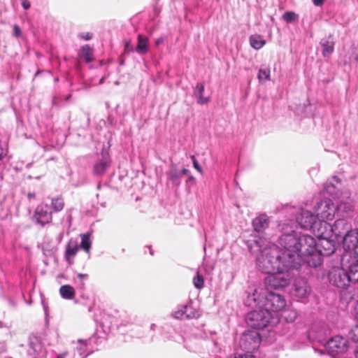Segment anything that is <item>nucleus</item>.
<instances>
[{
    "label": "nucleus",
    "mask_w": 358,
    "mask_h": 358,
    "mask_svg": "<svg viewBox=\"0 0 358 358\" xmlns=\"http://www.w3.org/2000/svg\"><path fill=\"white\" fill-rule=\"evenodd\" d=\"M161 42H162V41H161L160 39H158V40L156 41V44H157V45H159Z\"/></svg>",
    "instance_id": "nucleus-52"
},
{
    "label": "nucleus",
    "mask_w": 358,
    "mask_h": 358,
    "mask_svg": "<svg viewBox=\"0 0 358 358\" xmlns=\"http://www.w3.org/2000/svg\"><path fill=\"white\" fill-rule=\"evenodd\" d=\"M272 317L273 315L262 307L259 310L249 313L246 317V322L250 327L260 329L266 327Z\"/></svg>",
    "instance_id": "nucleus-5"
},
{
    "label": "nucleus",
    "mask_w": 358,
    "mask_h": 358,
    "mask_svg": "<svg viewBox=\"0 0 358 358\" xmlns=\"http://www.w3.org/2000/svg\"><path fill=\"white\" fill-rule=\"evenodd\" d=\"M355 254H356V255H357V259H352V262H356V263H357V264H358V247L357 248V250H355Z\"/></svg>",
    "instance_id": "nucleus-45"
},
{
    "label": "nucleus",
    "mask_w": 358,
    "mask_h": 358,
    "mask_svg": "<svg viewBox=\"0 0 358 358\" xmlns=\"http://www.w3.org/2000/svg\"><path fill=\"white\" fill-rule=\"evenodd\" d=\"M78 341L79 343H82L85 347L87 346V341H83L81 339H79Z\"/></svg>",
    "instance_id": "nucleus-46"
},
{
    "label": "nucleus",
    "mask_w": 358,
    "mask_h": 358,
    "mask_svg": "<svg viewBox=\"0 0 358 358\" xmlns=\"http://www.w3.org/2000/svg\"><path fill=\"white\" fill-rule=\"evenodd\" d=\"M294 294L300 298L306 297L310 292V287L304 278H298L294 282Z\"/></svg>",
    "instance_id": "nucleus-15"
},
{
    "label": "nucleus",
    "mask_w": 358,
    "mask_h": 358,
    "mask_svg": "<svg viewBox=\"0 0 358 358\" xmlns=\"http://www.w3.org/2000/svg\"><path fill=\"white\" fill-rule=\"evenodd\" d=\"M325 348L328 353L334 357L347 352L348 348V341L343 337L336 336L327 341Z\"/></svg>",
    "instance_id": "nucleus-9"
},
{
    "label": "nucleus",
    "mask_w": 358,
    "mask_h": 358,
    "mask_svg": "<svg viewBox=\"0 0 358 358\" xmlns=\"http://www.w3.org/2000/svg\"><path fill=\"white\" fill-rule=\"evenodd\" d=\"M79 250V246L76 241L71 239L66 247L65 250V259L69 265L73 264V257L77 254Z\"/></svg>",
    "instance_id": "nucleus-17"
},
{
    "label": "nucleus",
    "mask_w": 358,
    "mask_h": 358,
    "mask_svg": "<svg viewBox=\"0 0 358 358\" xmlns=\"http://www.w3.org/2000/svg\"><path fill=\"white\" fill-rule=\"evenodd\" d=\"M286 304V300L282 295L268 292L265 295L262 307L273 315V313H277L284 310Z\"/></svg>",
    "instance_id": "nucleus-7"
},
{
    "label": "nucleus",
    "mask_w": 358,
    "mask_h": 358,
    "mask_svg": "<svg viewBox=\"0 0 358 358\" xmlns=\"http://www.w3.org/2000/svg\"><path fill=\"white\" fill-rule=\"evenodd\" d=\"M79 60L90 63L94 59L93 49L89 45L82 46L78 53Z\"/></svg>",
    "instance_id": "nucleus-19"
},
{
    "label": "nucleus",
    "mask_w": 358,
    "mask_h": 358,
    "mask_svg": "<svg viewBox=\"0 0 358 358\" xmlns=\"http://www.w3.org/2000/svg\"><path fill=\"white\" fill-rule=\"evenodd\" d=\"M191 159L192 160V163H193V166H194V169L199 173H203L202 169L200 166V165L199 164L196 157L194 155H192Z\"/></svg>",
    "instance_id": "nucleus-34"
},
{
    "label": "nucleus",
    "mask_w": 358,
    "mask_h": 358,
    "mask_svg": "<svg viewBox=\"0 0 358 358\" xmlns=\"http://www.w3.org/2000/svg\"><path fill=\"white\" fill-rule=\"evenodd\" d=\"M311 230L318 238L328 240L331 238V225L325 220H316Z\"/></svg>",
    "instance_id": "nucleus-11"
},
{
    "label": "nucleus",
    "mask_w": 358,
    "mask_h": 358,
    "mask_svg": "<svg viewBox=\"0 0 358 358\" xmlns=\"http://www.w3.org/2000/svg\"><path fill=\"white\" fill-rule=\"evenodd\" d=\"M278 243L285 249L284 263L289 268H297L303 262L311 267H317L322 262L315 239L310 235L292 231L283 234L279 238Z\"/></svg>",
    "instance_id": "nucleus-1"
},
{
    "label": "nucleus",
    "mask_w": 358,
    "mask_h": 358,
    "mask_svg": "<svg viewBox=\"0 0 358 358\" xmlns=\"http://www.w3.org/2000/svg\"><path fill=\"white\" fill-rule=\"evenodd\" d=\"M184 308L185 310V311L181 310V311L176 312V313H175L176 314V317L181 319V320L189 317V315H187L186 313L187 310L188 308L187 306H185Z\"/></svg>",
    "instance_id": "nucleus-33"
},
{
    "label": "nucleus",
    "mask_w": 358,
    "mask_h": 358,
    "mask_svg": "<svg viewBox=\"0 0 358 358\" xmlns=\"http://www.w3.org/2000/svg\"><path fill=\"white\" fill-rule=\"evenodd\" d=\"M51 206L55 212L61 211L64 207V201L62 196L53 198L51 201Z\"/></svg>",
    "instance_id": "nucleus-25"
},
{
    "label": "nucleus",
    "mask_w": 358,
    "mask_h": 358,
    "mask_svg": "<svg viewBox=\"0 0 358 358\" xmlns=\"http://www.w3.org/2000/svg\"><path fill=\"white\" fill-rule=\"evenodd\" d=\"M347 257V255H344L343 257V259H342V262H343V266H345V264H344V261H345V259Z\"/></svg>",
    "instance_id": "nucleus-48"
},
{
    "label": "nucleus",
    "mask_w": 358,
    "mask_h": 358,
    "mask_svg": "<svg viewBox=\"0 0 358 358\" xmlns=\"http://www.w3.org/2000/svg\"><path fill=\"white\" fill-rule=\"evenodd\" d=\"M337 206L330 199H324L318 203L315 207L317 220H331L335 217Z\"/></svg>",
    "instance_id": "nucleus-8"
},
{
    "label": "nucleus",
    "mask_w": 358,
    "mask_h": 358,
    "mask_svg": "<svg viewBox=\"0 0 358 358\" xmlns=\"http://www.w3.org/2000/svg\"><path fill=\"white\" fill-rule=\"evenodd\" d=\"M344 210L346 212H350V211H352L353 209L351 206H349L345 207Z\"/></svg>",
    "instance_id": "nucleus-44"
},
{
    "label": "nucleus",
    "mask_w": 358,
    "mask_h": 358,
    "mask_svg": "<svg viewBox=\"0 0 358 358\" xmlns=\"http://www.w3.org/2000/svg\"><path fill=\"white\" fill-rule=\"evenodd\" d=\"M79 36L85 41H89L92 38V34L90 32L81 33L79 34Z\"/></svg>",
    "instance_id": "nucleus-37"
},
{
    "label": "nucleus",
    "mask_w": 358,
    "mask_h": 358,
    "mask_svg": "<svg viewBox=\"0 0 358 358\" xmlns=\"http://www.w3.org/2000/svg\"><path fill=\"white\" fill-rule=\"evenodd\" d=\"M187 172H188V170H187V169H182V170L181 173L185 175V174H187Z\"/></svg>",
    "instance_id": "nucleus-47"
},
{
    "label": "nucleus",
    "mask_w": 358,
    "mask_h": 358,
    "mask_svg": "<svg viewBox=\"0 0 358 358\" xmlns=\"http://www.w3.org/2000/svg\"><path fill=\"white\" fill-rule=\"evenodd\" d=\"M258 79L260 82L269 80L271 79L270 69L268 68L260 69L258 73Z\"/></svg>",
    "instance_id": "nucleus-30"
},
{
    "label": "nucleus",
    "mask_w": 358,
    "mask_h": 358,
    "mask_svg": "<svg viewBox=\"0 0 358 358\" xmlns=\"http://www.w3.org/2000/svg\"><path fill=\"white\" fill-rule=\"evenodd\" d=\"M343 245L345 250H357L358 247V229H350L343 236Z\"/></svg>",
    "instance_id": "nucleus-12"
},
{
    "label": "nucleus",
    "mask_w": 358,
    "mask_h": 358,
    "mask_svg": "<svg viewBox=\"0 0 358 358\" xmlns=\"http://www.w3.org/2000/svg\"><path fill=\"white\" fill-rule=\"evenodd\" d=\"M329 282L338 288L345 289L351 284H357L358 280V264L351 262L347 268L334 267L329 273Z\"/></svg>",
    "instance_id": "nucleus-3"
},
{
    "label": "nucleus",
    "mask_w": 358,
    "mask_h": 358,
    "mask_svg": "<svg viewBox=\"0 0 358 358\" xmlns=\"http://www.w3.org/2000/svg\"><path fill=\"white\" fill-rule=\"evenodd\" d=\"M124 51L127 52H133V46L131 41H129L125 42Z\"/></svg>",
    "instance_id": "nucleus-38"
},
{
    "label": "nucleus",
    "mask_w": 358,
    "mask_h": 358,
    "mask_svg": "<svg viewBox=\"0 0 358 358\" xmlns=\"http://www.w3.org/2000/svg\"><path fill=\"white\" fill-rule=\"evenodd\" d=\"M296 220L302 228L311 230L317 220V217L310 211L302 210L297 217Z\"/></svg>",
    "instance_id": "nucleus-13"
},
{
    "label": "nucleus",
    "mask_w": 358,
    "mask_h": 358,
    "mask_svg": "<svg viewBox=\"0 0 358 358\" xmlns=\"http://www.w3.org/2000/svg\"><path fill=\"white\" fill-rule=\"evenodd\" d=\"M196 90L198 92V100L197 103L199 104L203 105L206 104L209 102L210 98L209 97H204L203 96V92H204V85L202 83H197L196 85Z\"/></svg>",
    "instance_id": "nucleus-22"
},
{
    "label": "nucleus",
    "mask_w": 358,
    "mask_h": 358,
    "mask_svg": "<svg viewBox=\"0 0 358 358\" xmlns=\"http://www.w3.org/2000/svg\"><path fill=\"white\" fill-rule=\"evenodd\" d=\"M80 248H83L87 253H89L92 245V242L90 240V234H83L80 235Z\"/></svg>",
    "instance_id": "nucleus-24"
},
{
    "label": "nucleus",
    "mask_w": 358,
    "mask_h": 358,
    "mask_svg": "<svg viewBox=\"0 0 358 358\" xmlns=\"http://www.w3.org/2000/svg\"><path fill=\"white\" fill-rule=\"evenodd\" d=\"M355 355H356V358H358V347H357V350H355Z\"/></svg>",
    "instance_id": "nucleus-50"
},
{
    "label": "nucleus",
    "mask_w": 358,
    "mask_h": 358,
    "mask_svg": "<svg viewBox=\"0 0 358 358\" xmlns=\"http://www.w3.org/2000/svg\"><path fill=\"white\" fill-rule=\"evenodd\" d=\"M68 355V352H64L63 353L59 354L57 358H65Z\"/></svg>",
    "instance_id": "nucleus-43"
},
{
    "label": "nucleus",
    "mask_w": 358,
    "mask_h": 358,
    "mask_svg": "<svg viewBox=\"0 0 358 358\" xmlns=\"http://www.w3.org/2000/svg\"><path fill=\"white\" fill-rule=\"evenodd\" d=\"M193 283L196 288L199 289L203 288L204 285L203 277L197 273L196 275L193 278Z\"/></svg>",
    "instance_id": "nucleus-32"
},
{
    "label": "nucleus",
    "mask_w": 358,
    "mask_h": 358,
    "mask_svg": "<svg viewBox=\"0 0 358 358\" xmlns=\"http://www.w3.org/2000/svg\"><path fill=\"white\" fill-rule=\"evenodd\" d=\"M103 82H104V78L103 77V78L99 80V84H102Z\"/></svg>",
    "instance_id": "nucleus-51"
},
{
    "label": "nucleus",
    "mask_w": 358,
    "mask_h": 358,
    "mask_svg": "<svg viewBox=\"0 0 358 358\" xmlns=\"http://www.w3.org/2000/svg\"><path fill=\"white\" fill-rule=\"evenodd\" d=\"M22 31L20 27L17 24L13 26V36L18 38L21 36Z\"/></svg>",
    "instance_id": "nucleus-36"
},
{
    "label": "nucleus",
    "mask_w": 358,
    "mask_h": 358,
    "mask_svg": "<svg viewBox=\"0 0 358 358\" xmlns=\"http://www.w3.org/2000/svg\"><path fill=\"white\" fill-rule=\"evenodd\" d=\"M27 197L29 200L32 199H34L35 198V193L33 192H29L27 194Z\"/></svg>",
    "instance_id": "nucleus-42"
},
{
    "label": "nucleus",
    "mask_w": 358,
    "mask_h": 358,
    "mask_svg": "<svg viewBox=\"0 0 358 358\" xmlns=\"http://www.w3.org/2000/svg\"><path fill=\"white\" fill-rule=\"evenodd\" d=\"M350 229L351 225L348 222L338 219L331 225V236L334 235L336 238L343 237Z\"/></svg>",
    "instance_id": "nucleus-14"
},
{
    "label": "nucleus",
    "mask_w": 358,
    "mask_h": 358,
    "mask_svg": "<svg viewBox=\"0 0 358 358\" xmlns=\"http://www.w3.org/2000/svg\"><path fill=\"white\" fill-rule=\"evenodd\" d=\"M245 303L250 307H262L263 303H262V301H258L257 298H255L254 296L250 293L245 300Z\"/></svg>",
    "instance_id": "nucleus-28"
},
{
    "label": "nucleus",
    "mask_w": 358,
    "mask_h": 358,
    "mask_svg": "<svg viewBox=\"0 0 358 358\" xmlns=\"http://www.w3.org/2000/svg\"><path fill=\"white\" fill-rule=\"evenodd\" d=\"M298 316L297 312L294 309H286L282 313V317L287 322H293Z\"/></svg>",
    "instance_id": "nucleus-27"
},
{
    "label": "nucleus",
    "mask_w": 358,
    "mask_h": 358,
    "mask_svg": "<svg viewBox=\"0 0 358 358\" xmlns=\"http://www.w3.org/2000/svg\"><path fill=\"white\" fill-rule=\"evenodd\" d=\"M85 276H87V275H86V274H82V273L78 274V277H79L80 278H84V277H85Z\"/></svg>",
    "instance_id": "nucleus-49"
},
{
    "label": "nucleus",
    "mask_w": 358,
    "mask_h": 358,
    "mask_svg": "<svg viewBox=\"0 0 358 358\" xmlns=\"http://www.w3.org/2000/svg\"><path fill=\"white\" fill-rule=\"evenodd\" d=\"M138 43L136 48L137 52L141 55H145L148 52V37L139 34L138 36Z\"/></svg>",
    "instance_id": "nucleus-20"
},
{
    "label": "nucleus",
    "mask_w": 358,
    "mask_h": 358,
    "mask_svg": "<svg viewBox=\"0 0 358 358\" xmlns=\"http://www.w3.org/2000/svg\"><path fill=\"white\" fill-rule=\"evenodd\" d=\"M180 173H178L176 170H172L169 173V177L172 180H175L177 178L180 176Z\"/></svg>",
    "instance_id": "nucleus-35"
},
{
    "label": "nucleus",
    "mask_w": 358,
    "mask_h": 358,
    "mask_svg": "<svg viewBox=\"0 0 358 358\" xmlns=\"http://www.w3.org/2000/svg\"><path fill=\"white\" fill-rule=\"evenodd\" d=\"M235 358H255L254 355L251 353L245 352L243 355H238Z\"/></svg>",
    "instance_id": "nucleus-39"
},
{
    "label": "nucleus",
    "mask_w": 358,
    "mask_h": 358,
    "mask_svg": "<svg viewBox=\"0 0 358 358\" xmlns=\"http://www.w3.org/2000/svg\"><path fill=\"white\" fill-rule=\"evenodd\" d=\"M325 0H313V3L316 6H322Z\"/></svg>",
    "instance_id": "nucleus-41"
},
{
    "label": "nucleus",
    "mask_w": 358,
    "mask_h": 358,
    "mask_svg": "<svg viewBox=\"0 0 358 358\" xmlns=\"http://www.w3.org/2000/svg\"><path fill=\"white\" fill-rule=\"evenodd\" d=\"M285 250L282 251L277 246L272 245L262 250L257 258V265L263 272L270 273L281 268V266L289 268L284 263Z\"/></svg>",
    "instance_id": "nucleus-2"
},
{
    "label": "nucleus",
    "mask_w": 358,
    "mask_h": 358,
    "mask_svg": "<svg viewBox=\"0 0 358 358\" xmlns=\"http://www.w3.org/2000/svg\"><path fill=\"white\" fill-rule=\"evenodd\" d=\"M59 293L66 299H73L76 295L74 288L69 285H62L59 289Z\"/></svg>",
    "instance_id": "nucleus-21"
},
{
    "label": "nucleus",
    "mask_w": 358,
    "mask_h": 358,
    "mask_svg": "<svg viewBox=\"0 0 358 358\" xmlns=\"http://www.w3.org/2000/svg\"><path fill=\"white\" fill-rule=\"evenodd\" d=\"M110 164V159L108 155L107 154L106 157H103L102 160L96 163L94 166L93 173L96 176H103L107 169L109 167Z\"/></svg>",
    "instance_id": "nucleus-18"
},
{
    "label": "nucleus",
    "mask_w": 358,
    "mask_h": 358,
    "mask_svg": "<svg viewBox=\"0 0 358 358\" xmlns=\"http://www.w3.org/2000/svg\"><path fill=\"white\" fill-rule=\"evenodd\" d=\"M322 46L323 47L322 50V55L324 57H329L330 55L333 52L334 49V43L333 41H325L322 43Z\"/></svg>",
    "instance_id": "nucleus-26"
},
{
    "label": "nucleus",
    "mask_w": 358,
    "mask_h": 358,
    "mask_svg": "<svg viewBox=\"0 0 358 358\" xmlns=\"http://www.w3.org/2000/svg\"><path fill=\"white\" fill-rule=\"evenodd\" d=\"M250 43L252 48L259 50L265 45L266 41L259 35H252L250 37Z\"/></svg>",
    "instance_id": "nucleus-23"
},
{
    "label": "nucleus",
    "mask_w": 358,
    "mask_h": 358,
    "mask_svg": "<svg viewBox=\"0 0 358 358\" xmlns=\"http://www.w3.org/2000/svg\"><path fill=\"white\" fill-rule=\"evenodd\" d=\"M22 7L24 8V9H29L31 6V3L29 1L27 0H24L22 3Z\"/></svg>",
    "instance_id": "nucleus-40"
},
{
    "label": "nucleus",
    "mask_w": 358,
    "mask_h": 358,
    "mask_svg": "<svg viewBox=\"0 0 358 358\" xmlns=\"http://www.w3.org/2000/svg\"><path fill=\"white\" fill-rule=\"evenodd\" d=\"M297 17V15L294 12L287 11L282 15V18L287 23H291L295 21Z\"/></svg>",
    "instance_id": "nucleus-31"
},
{
    "label": "nucleus",
    "mask_w": 358,
    "mask_h": 358,
    "mask_svg": "<svg viewBox=\"0 0 358 358\" xmlns=\"http://www.w3.org/2000/svg\"><path fill=\"white\" fill-rule=\"evenodd\" d=\"M269 223L268 217L265 214H262L253 220L252 226L255 231L263 232L268 227Z\"/></svg>",
    "instance_id": "nucleus-16"
},
{
    "label": "nucleus",
    "mask_w": 358,
    "mask_h": 358,
    "mask_svg": "<svg viewBox=\"0 0 358 358\" xmlns=\"http://www.w3.org/2000/svg\"><path fill=\"white\" fill-rule=\"evenodd\" d=\"M292 279L288 271L281 268L268 273L264 279V284L268 289H281L287 287Z\"/></svg>",
    "instance_id": "nucleus-4"
},
{
    "label": "nucleus",
    "mask_w": 358,
    "mask_h": 358,
    "mask_svg": "<svg viewBox=\"0 0 358 358\" xmlns=\"http://www.w3.org/2000/svg\"><path fill=\"white\" fill-rule=\"evenodd\" d=\"M261 337L257 330L245 331L240 338L239 345L245 352L251 353L257 350L260 345Z\"/></svg>",
    "instance_id": "nucleus-6"
},
{
    "label": "nucleus",
    "mask_w": 358,
    "mask_h": 358,
    "mask_svg": "<svg viewBox=\"0 0 358 358\" xmlns=\"http://www.w3.org/2000/svg\"><path fill=\"white\" fill-rule=\"evenodd\" d=\"M251 294L254 296L255 298H257L258 301H262V303H264L265 295H266L264 289L260 287H255Z\"/></svg>",
    "instance_id": "nucleus-29"
},
{
    "label": "nucleus",
    "mask_w": 358,
    "mask_h": 358,
    "mask_svg": "<svg viewBox=\"0 0 358 358\" xmlns=\"http://www.w3.org/2000/svg\"><path fill=\"white\" fill-rule=\"evenodd\" d=\"M33 217L38 224L42 226L50 223L52 215L48 205L44 203L38 205L34 210Z\"/></svg>",
    "instance_id": "nucleus-10"
}]
</instances>
